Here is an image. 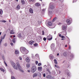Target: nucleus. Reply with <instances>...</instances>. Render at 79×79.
Instances as JSON below:
<instances>
[{"label":"nucleus","instance_id":"1","mask_svg":"<svg viewBox=\"0 0 79 79\" xmlns=\"http://www.w3.org/2000/svg\"><path fill=\"white\" fill-rule=\"evenodd\" d=\"M36 70H37V68L36 67V66H33L31 67V71L32 73H35Z\"/></svg>","mask_w":79,"mask_h":79},{"label":"nucleus","instance_id":"2","mask_svg":"<svg viewBox=\"0 0 79 79\" xmlns=\"http://www.w3.org/2000/svg\"><path fill=\"white\" fill-rule=\"evenodd\" d=\"M66 29H67V25L65 24L62 27V30L64 31H66Z\"/></svg>","mask_w":79,"mask_h":79},{"label":"nucleus","instance_id":"3","mask_svg":"<svg viewBox=\"0 0 79 79\" xmlns=\"http://www.w3.org/2000/svg\"><path fill=\"white\" fill-rule=\"evenodd\" d=\"M49 8L51 10H53L54 8V5H53L52 3H50Z\"/></svg>","mask_w":79,"mask_h":79},{"label":"nucleus","instance_id":"4","mask_svg":"<svg viewBox=\"0 0 79 79\" xmlns=\"http://www.w3.org/2000/svg\"><path fill=\"white\" fill-rule=\"evenodd\" d=\"M52 35H49L48 36L47 38L46 39L47 40H52Z\"/></svg>","mask_w":79,"mask_h":79},{"label":"nucleus","instance_id":"5","mask_svg":"<svg viewBox=\"0 0 79 79\" xmlns=\"http://www.w3.org/2000/svg\"><path fill=\"white\" fill-rule=\"evenodd\" d=\"M11 64L15 69H18L17 66H16V65L15 63L13 62Z\"/></svg>","mask_w":79,"mask_h":79},{"label":"nucleus","instance_id":"6","mask_svg":"<svg viewBox=\"0 0 79 79\" xmlns=\"http://www.w3.org/2000/svg\"><path fill=\"white\" fill-rule=\"evenodd\" d=\"M66 21L68 25H70L71 24V21L69 19H67Z\"/></svg>","mask_w":79,"mask_h":79},{"label":"nucleus","instance_id":"7","mask_svg":"<svg viewBox=\"0 0 79 79\" xmlns=\"http://www.w3.org/2000/svg\"><path fill=\"white\" fill-rule=\"evenodd\" d=\"M26 49V48L24 47H21L20 48V51L22 53H23V52H24L25 51Z\"/></svg>","mask_w":79,"mask_h":79},{"label":"nucleus","instance_id":"8","mask_svg":"<svg viewBox=\"0 0 79 79\" xmlns=\"http://www.w3.org/2000/svg\"><path fill=\"white\" fill-rule=\"evenodd\" d=\"M6 36V34H5L4 36H3V37L2 36H1V39L0 40V43L1 44L2 43V42L3 39H5V37Z\"/></svg>","mask_w":79,"mask_h":79},{"label":"nucleus","instance_id":"9","mask_svg":"<svg viewBox=\"0 0 79 79\" xmlns=\"http://www.w3.org/2000/svg\"><path fill=\"white\" fill-rule=\"evenodd\" d=\"M29 12L30 13L32 14V13H33V10H32V9L30 8L29 10Z\"/></svg>","mask_w":79,"mask_h":79},{"label":"nucleus","instance_id":"10","mask_svg":"<svg viewBox=\"0 0 79 79\" xmlns=\"http://www.w3.org/2000/svg\"><path fill=\"white\" fill-rule=\"evenodd\" d=\"M28 53V51H27V50H26L25 51H24V52H23V54H27V53Z\"/></svg>","mask_w":79,"mask_h":79},{"label":"nucleus","instance_id":"11","mask_svg":"<svg viewBox=\"0 0 79 79\" xmlns=\"http://www.w3.org/2000/svg\"><path fill=\"white\" fill-rule=\"evenodd\" d=\"M26 61L27 63H29L30 62V59L28 57H27L26 59Z\"/></svg>","mask_w":79,"mask_h":79},{"label":"nucleus","instance_id":"12","mask_svg":"<svg viewBox=\"0 0 79 79\" xmlns=\"http://www.w3.org/2000/svg\"><path fill=\"white\" fill-rule=\"evenodd\" d=\"M16 64L17 66L18 67V68H19V69H21V67L20 65H19V63L18 62Z\"/></svg>","mask_w":79,"mask_h":79},{"label":"nucleus","instance_id":"13","mask_svg":"<svg viewBox=\"0 0 79 79\" xmlns=\"http://www.w3.org/2000/svg\"><path fill=\"white\" fill-rule=\"evenodd\" d=\"M10 34H15V32L13 31V30L10 31Z\"/></svg>","mask_w":79,"mask_h":79},{"label":"nucleus","instance_id":"14","mask_svg":"<svg viewBox=\"0 0 79 79\" xmlns=\"http://www.w3.org/2000/svg\"><path fill=\"white\" fill-rule=\"evenodd\" d=\"M57 17H55L54 18V19L52 20V21L53 23L54 22V21H55L56 19H57Z\"/></svg>","mask_w":79,"mask_h":79},{"label":"nucleus","instance_id":"15","mask_svg":"<svg viewBox=\"0 0 79 79\" xmlns=\"http://www.w3.org/2000/svg\"><path fill=\"white\" fill-rule=\"evenodd\" d=\"M48 25L49 26H52V23L51 22H48Z\"/></svg>","mask_w":79,"mask_h":79},{"label":"nucleus","instance_id":"16","mask_svg":"<svg viewBox=\"0 0 79 79\" xmlns=\"http://www.w3.org/2000/svg\"><path fill=\"white\" fill-rule=\"evenodd\" d=\"M21 3H22V5H24V3H25V2L24 0H21Z\"/></svg>","mask_w":79,"mask_h":79},{"label":"nucleus","instance_id":"17","mask_svg":"<svg viewBox=\"0 0 79 79\" xmlns=\"http://www.w3.org/2000/svg\"><path fill=\"white\" fill-rule=\"evenodd\" d=\"M34 42V41H33V40H31L29 42V43L30 45H32L33 43Z\"/></svg>","mask_w":79,"mask_h":79},{"label":"nucleus","instance_id":"18","mask_svg":"<svg viewBox=\"0 0 79 79\" xmlns=\"http://www.w3.org/2000/svg\"><path fill=\"white\" fill-rule=\"evenodd\" d=\"M51 77H52V76L51 75H49L46 76V78H47V79H50Z\"/></svg>","mask_w":79,"mask_h":79},{"label":"nucleus","instance_id":"19","mask_svg":"<svg viewBox=\"0 0 79 79\" xmlns=\"http://www.w3.org/2000/svg\"><path fill=\"white\" fill-rule=\"evenodd\" d=\"M15 53L16 55H18L19 54V51L17 50H15Z\"/></svg>","mask_w":79,"mask_h":79},{"label":"nucleus","instance_id":"20","mask_svg":"<svg viewBox=\"0 0 79 79\" xmlns=\"http://www.w3.org/2000/svg\"><path fill=\"white\" fill-rule=\"evenodd\" d=\"M35 6H40V4L38 2H37L35 3Z\"/></svg>","mask_w":79,"mask_h":79},{"label":"nucleus","instance_id":"21","mask_svg":"<svg viewBox=\"0 0 79 79\" xmlns=\"http://www.w3.org/2000/svg\"><path fill=\"white\" fill-rule=\"evenodd\" d=\"M0 15H3V10L2 9H0Z\"/></svg>","mask_w":79,"mask_h":79},{"label":"nucleus","instance_id":"22","mask_svg":"<svg viewBox=\"0 0 79 79\" xmlns=\"http://www.w3.org/2000/svg\"><path fill=\"white\" fill-rule=\"evenodd\" d=\"M16 8L17 10H19V9H20V6H19V5H18V6H17Z\"/></svg>","mask_w":79,"mask_h":79},{"label":"nucleus","instance_id":"23","mask_svg":"<svg viewBox=\"0 0 79 79\" xmlns=\"http://www.w3.org/2000/svg\"><path fill=\"white\" fill-rule=\"evenodd\" d=\"M37 74L36 73H34L33 75V77H37Z\"/></svg>","mask_w":79,"mask_h":79},{"label":"nucleus","instance_id":"24","mask_svg":"<svg viewBox=\"0 0 79 79\" xmlns=\"http://www.w3.org/2000/svg\"><path fill=\"white\" fill-rule=\"evenodd\" d=\"M63 55L64 56H67V52H64Z\"/></svg>","mask_w":79,"mask_h":79},{"label":"nucleus","instance_id":"25","mask_svg":"<svg viewBox=\"0 0 79 79\" xmlns=\"http://www.w3.org/2000/svg\"><path fill=\"white\" fill-rule=\"evenodd\" d=\"M38 69L39 71H41L42 69V67H38Z\"/></svg>","mask_w":79,"mask_h":79},{"label":"nucleus","instance_id":"26","mask_svg":"<svg viewBox=\"0 0 79 79\" xmlns=\"http://www.w3.org/2000/svg\"><path fill=\"white\" fill-rule=\"evenodd\" d=\"M15 41H16V39L15 38L13 39L12 40V42H13V43L14 44L15 43Z\"/></svg>","mask_w":79,"mask_h":79},{"label":"nucleus","instance_id":"27","mask_svg":"<svg viewBox=\"0 0 79 79\" xmlns=\"http://www.w3.org/2000/svg\"><path fill=\"white\" fill-rule=\"evenodd\" d=\"M27 68H29V67H30V64H27Z\"/></svg>","mask_w":79,"mask_h":79},{"label":"nucleus","instance_id":"28","mask_svg":"<svg viewBox=\"0 0 79 79\" xmlns=\"http://www.w3.org/2000/svg\"><path fill=\"white\" fill-rule=\"evenodd\" d=\"M54 63L55 64H57V63H58L57 62V61H56V60L54 59Z\"/></svg>","mask_w":79,"mask_h":79},{"label":"nucleus","instance_id":"29","mask_svg":"<svg viewBox=\"0 0 79 79\" xmlns=\"http://www.w3.org/2000/svg\"><path fill=\"white\" fill-rule=\"evenodd\" d=\"M0 69L1 71H3V72H5V70L3 69L2 68H0Z\"/></svg>","mask_w":79,"mask_h":79},{"label":"nucleus","instance_id":"30","mask_svg":"<svg viewBox=\"0 0 79 79\" xmlns=\"http://www.w3.org/2000/svg\"><path fill=\"white\" fill-rule=\"evenodd\" d=\"M34 46L35 47H36V46H38V44H37V43H35V44H34Z\"/></svg>","mask_w":79,"mask_h":79},{"label":"nucleus","instance_id":"31","mask_svg":"<svg viewBox=\"0 0 79 79\" xmlns=\"http://www.w3.org/2000/svg\"><path fill=\"white\" fill-rule=\"evenodd\" d=\"M55 67H56V68H60V67H59V66L57 65H55Z\"/></svg>","mask_w":79,"mask_h":79},{"label":"nucleus","instance_id":"32","mask_svg":"<svg viewBox=\"0 0 79 79\" xmlns=\"http://www.w3.org/2000/svg\"><path fill=\"white\" fill-rule=\"evenodd\" d=\"M18 37L19 38H20V37H21V34H19L18 35Z\"/></svg>","mask_w":79,"mask_h":79},{"label":"nucleus","instance_id":"33","mask_svg":"<svg viewBox=\"0 0 79 79\" xmlns=\"http://www.w3.org/2000/svg\"><path fill=\"white\" fill-rule=\"evenodd\" d=\"M30 2H31V3H33V2H34V0H30Z\"/></svg>","mask_w":79,"mask_h":79},{"label":"nucleus","instance_id":"34","mask_svg":"<svg viewBox=\"0 0 79 79\" xmlns=\"http://www.w3.org/2000/svg\"><path fill=\"white\" fill-rule=\"evenodd\" d=\"M19 69L20 71L22 72V73H23V72H24V71H23V70L20 69Z\"/></svg>","mask_w":79,"mask_h":79},{"label":"nucleus","instance_id":"35","mask_svg":"<svg viewBox=\"0 0 79 79\" xmlns=\"http://www.w3.org/2000/svg\"><path fill=\"white\" fill-rule=\"evenodd\" d=\"M4 63L6 66H7V64H6V62H5V61H4Z\"/></svg>","mask_w":79,"mask_h":79},{"label":"nucleus","instance_id":"36","mask_svg":"<svg viewBox=\"0 0 79 79\" xmlns=\"http://www.w3.org/2000/svg\"><path fill=\"white\" fill-rule=\"evenodd\" d=\"M43 40L44 41H45L47 40V38L45 37H44L43 38Z\"/></svg>","mask_w":79,"mask_h":79},{"label":"nucleus","instance_id":"37","mask_svg":"<svg viewBox=\"0 0 79 79\" xmlns=\"http://www.w3.org/2000/svg\"><path fill=\"white\" fill-rule=\"evenodd\" d=\"M11 79H15V78L14 77L11 76Z\"/></svg>","mask_w":79,"mask_h":79},{"label":"nucleus","instance_id":"38","mask_svg":"<svg viewBox=\"0 0 79 79\" xmlns=\"http://www.w3.org/2000/svg\"><path fill=\"white\" fill-rule=\"evenodd\" d=\"M61 38H65V36H64V35H62L61 36Z\"/></svg>","mask_w":79,"mask_h":79},{"label":"nucleus","instance_id":"39","mask_svg":"<svg viewBox=\"0 0 79 79\" xmlns=\"http://www.w3.org/2000/svg\"><path fill=\"white\" fill-rule=\"evenodd\" d=\"M2 22H3V23H6V21L5 20H2Z\"/></svg>","mask_w":79,"mask_h":79},{"label":"nucleus","instance_id":"40","mask_svg":"<svg viewBox=\"0 0 79 79\" xmlns=\"http://www.w3.org/2000/svg\"><path fill=\"white\" fill-rule=\"evenodd\" d=\"M44 31H42V35H44Z\"/></svg>","mask_w":79,"mask_h":79},{"label":"nucleus","instance_id":"41","mask_svg":"<svg viewBox=\"0 0 79 79\" xmlns=\"http://www.w3.org/2000/svg\"><path fill=\"white\" fill-rule=\"evenodd\" d=\"M19 58L20 60H22V57H19Z\"/></svg>","mask_w":79,"mask_h":79},{"label":"nucleus","instance_id":"42","mask_svg":"<svg viewBox=\"0 0 79 79\" xmlns=\"http://www.w3.org/2000/svg\"><path fill=\"white\" fill-rule=\"evenodd\" d=\"M35 64H38V61H35Z\"/></svg>","mask_w":79,"mask_h":79},{"label":"nucleus","instance_id":"43","mask_svg":"<svg viewBox=\"0 0 79 79\" xmlns=\"http://www.w3.org/2000/svg\"><path fill=\"white\" fill-rule=\"evenodd\" d=\"M41 64H42L41 63H39L38 64V66H41Z\"/></svg>","mask_w":79,"mask_h":79},{"label":"nucleus","instance_id":"44","mask_svg":"<svg viewBox=\"0 0 79 79\" xmlns=\"http://www.w3.org/2000/svg\"><path fill=\"white\" fill-rule=\"evenodd\" d=\"M73 3H74V2H76L77 1V0H73Z\"/></svg>","mask_w":79,"mask_h":79},{"label":"nucleus","instance_id":"45","mask_svg":"<svg viewBox=\"0 0 79 79\" xmlns=\"http://www.w3.org/2000/svg\"><path fill=\"white\" fill-rule=\"evenodd\" d=\"M59 36L60 37H61V34H59Z\"/></svg>","mask_w":79,"mask_h":79},{"label":"nucleus","instance_id":"46","mask_svg":"<svg viewBox=\"0 0 79 79\" xmlns=\"http://www.w3.org/2000/svg\"><path fill=\"white\" fill-rule=\"evenodd\" d=\"M42 11H45V9H43L42 10Z\"/></svg>","mask_w":79,"mask_h":79},{"label":"nucleus","instance_id":"47","mask_svg":"<svg viewBox=\"0 0 79 79\" xmlns=\"http://www.w3.org/2000/svg\"><path fill=\"white\" fill-rule=\"evenodd\" d=\"M43 77H45V73H44L43 74Z\"/></svg>","mask_w":79,"mask_h":79},{"label":"nucleus","instance_id":"48","mask_svg":"<svg viewBox=\"0 0 79 79\" xmlns=\"http://www.w3.org/2000/svg\"><path fill=\"white\" fill-rule=\"evenodd\" d=\"M2 59H3V60H4V59H5V58L4 57V56H2Z\"/></svg>","mask_w":79,"mask_h":79},{"label":"nucleus","instance_id":"49","mask_svg":"<svg viewBox=\"0 0 79 79\" xmlns=\"http://www.w3.org/2000/svg\"><path fill=\"white\" fill-rule=\"evenodd\" d=\"M49 11L50 13H52V10H51V11H50V10H49Z\"/></svg>","mask_w":79,"mask_h":79},{"label":"nucleus","instance_id":"50","mask_svg":"<svg viewBox=\"0 0 79 79\" xmlns=\"http://www.w3.org/2000/svg\"><path fill=\"white\" fill-rule=\"evenodd\" d=\"M10 44L11 45H13V43H10Z\"/></svg>","mask_w":79,"mask_h":79},{"label":"nucleus","instance_id":"51","mask_svg":"<svg viewBox=\"0 0 79 79\" xmlns=\"http://www.w3.org/2000/svg\"><path fill=\"white\" fill-rule=\"evenodd\" d=\"M47 71L49 72V73H50V70H49V69H48Z\"/></svg>","mask_w":79,"mask_h":79},{"label":"nucleus","instance_id":"52","mask_svg":"<svg viewBox=\"0 0 79 79\" xmlns=\"http://www.w3.org/2000/svg\"><path fill=\"white\" fill-rule=\"evenodd\" d=\"M69 49H71V46H69Z\"/></svg>","mask_w":79,"mask_h":79},{"label":"nucleus","instance_id":"53","mask_svg":"<svg viewBox=\"0 0 79 79\" xmlns=\"http://www.w3.org/2000/svg\"><path fill=\"white\" fill-rule=\"evenodd\" d=\"M27 71H28V72H31V71H30V70H28Z\"/></svg>","mask_w":79,"mask_h":79},{"label":"nucleus","instance_id":"54","mask_svg":"<svg viewBox=\"0 0 79 79\" xmlns=\"http://www.w3.org/2000/svg\"><path fill=\"white\" fill-rule=\"evenodd\" d=\"M52 46H53V44H51V48H52Z\"/></svg>","mask_w":79,"mask_h":79},{"label":"nucleus","instance_id":"55","mask_svg":"<svg viewBox=\"0 0 79 79\" xmlns=\"http://www.w3.org/2000/svg\"><path fill=\"white\" fill-rule=\"evenodd\" d=\"M61 40H64V39L62 38L61 39Z\"/></svg>","mask_w":79,"mask_h":79},{"label":"nucleus","instance_id":"56","mask_svg":"<svg viewBox=\"0 0 79 79\" xmlns=\"http://www.w3.org/2000/svg\"><path fill=\"white\" fill-rule=\"evenodd\" d=\"M68 45H65V47H67Z\"/></svg>","mask_w":79,"mask_h":79},{"label":"nucleus","instance_id":"57","mask_svg":"<svg viewBox=\"0 0 79 79\" xmlns=\"http://www.w3.org/2000/svg\"><path fill=\"white\" fill-rule=\"evenodd\" d=\"M13 37H15V35H14L13 36Z\"/></svg>","mask_w":79,"mask_h":79},{"label":"nucleus","instance_id":"58","mask_svg":"<svg viewBox=\"0 0 79 79\" xmlns=\"http://www.w3.org/2000/svg\"><path fill=\"white\" fill-rule=\"evenodd\" d=\"M57 56H58L59 55V53L57 54Z\"/></svg>","mask_w":79,"mask_h":79},{"label":"nucleus","instance_id":"59","mask_svg":"<svg viewBox=\"0 0 79 79\" xmlns=\"http://www.w3.org/2000/svg\"><path fill=\"white\" fill-rule=\"evenodd\" d=\"M9 22H11V20H9Z\"/></svg>","mask_w":79,"mask_h":79},{"label":"nucleus","instance_id":"60","mask_svg":"<svg viewBox=\"0 0 79 79\" xmlns=\"http://www.w3.org/2000/svg\"><path fill=\"white\" fill-rule=\"evenodd\" d=\"M20 13H22V11H20Z\"/></svg>","mask_w":79,"mask_h":79},{"label":"nucleus","instance_id":"61","mask_svg":"<svg viewBox=\"0 0 79 79\" xmlns=\"http://www.w3.org/2000/svg\"><path fill=\"white\" fill-rule=\"evenodd\" d=\"M16 2H18V0H16Z\"/></svg>","mask_w":79,"mask_h":79},{"label":"nucleus","instance_id":"62","mask_svg":"<svg viewBox=\"0 0 79 79\" xmlns=\"http://www.w3.org/2000/svg\"><path fill=\"white\" fill-rule=\"evenodd\" d=\"M1 34H2V32H0V35H1Z\"/></svg>","mask_w":79,"mask_h":79},{"label":"nucleus","instance_id":"63","mask_svg":"<svg viewBox=\"0 0 79 79\" xmlns=\"http://www.w3.org/2000/svg\"><path fill=\"white\" fill-rule=\"evenodd\" d=\"M56 34V32H54V34Z\"/></svg>","mask_w":79,"mask_h":79},{"label":"nucleus","instance_id":"64","mask_svg":"<svg viewBox=\"0 0 79 79\" xmlns=\"http://www.w3.org/2000/svg\"><path fill=\"white\" fill-rule=\"evenodd\" d=\"M10 37H12V35H10Z\"/></svg>","mask_w":79,"mask_h":79}]
</instances>
